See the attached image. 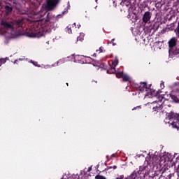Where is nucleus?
I'll return each instance as SVG.
<instances>
[{
    "label": "nucleus",
    "mask_w": 179,
    "mask_h": 179,
    "mask_svg": "<svg viewBox=\"0 0 179 179\" xmlns=\"http://www.w3.org/2000/svg\"><path fill=\"white\" fill-rule=\"evenodd\" d=\"M174 32L178 38H179V22H178L177 27L174 30Z\"/></svg>",
    "instance_id": "6ab92c4d"
},
{
    "label": "nucleus",
    "mask_w": 179,
    "mask_h": 179,
    "mask_svg": "<svg viewBox=\"0 0 179 179\" xmlns=\"http://www.w3.org/2000/svg\"><path fill=\"white\" fill-rule=\"evenodd\" d=\"M147 168H148L147 166H139V169L136 173L137 176L143 173L144 171H145Z\"/></svg>",
    "instance_id": "9d476101"
},
{
    "label": "nucleus",
    "mask_w": 179,
    "mask_h": 179,
    "mask_svg": "<svg viewBox=\"0 0 179 179\" xmlns=\"http://www.w3.org/2000/svg\"><path fill=\"white\" fill-rule=\"evenodd\" d=\"M178 176H179V174H178Z\"/></svg>",
    "instance_id": "49530a36"
},
{
    "label": "nucleus",
    "mask_w": 179,
    "mask_h": 179,
    "mask_svg": "<svg viewBox=\"0 0 179 179\" xmlns=\"http://www.w3.org/2000/svg\"><path fill=\"white\" fill-rule=\"evenodd\" d=\"M115 38L112 39V41H110V44H112V45L115 46L117 45V43H114L115 41Z\"/></svg>",
    "instance_id": "bb28decb"
},
{
    "label": "nucleus",
    "mask_w": 179,
    "mask_h": 179,
    "mask_svg": "<svg viewBox=\"0 0 179 179\" xmlns=\"http://www.w3.org/2000/svg\"><path fill=\"white\" fill-rule=\"evenodd\" d=\"M113 169V170H116L117 169V166H112Z\"/></svg>",
    "instance_id": "f704fd0d"
},
{
    "label": "nucleus",
    "mask_w": 179,
    "mask_h": 179,
    "mask_svg": "<svg viewBox=\"0 0 179 179\" xmlns=\"http://www.w3.org/2000/svg\"><path fill=\"white\" fill-rule=\"evenodd\" d=\"M74 29H76V23L73 24L72 25H69L66 27V32H68L69 34H72V30H73Z\"/></svg>",
    "instance_id": "1a4fd4ad"
},
{
    "label": "nucleus",
    "mask_w": 179,
    "mask_h": 179,
    "mask_svg": "<svg viewBox=\"0 0 179 179\" xmlns=\"http://www.w3.org/2000/svg\"><path fill=\"white\" fill-rule=\"evenodd\" d=\"M95 179H106V178L103 176L96 175V176H95Z\"/></svg>",
    "instance_id": "5701e85b"
},
{
    "label": "nucleus",
    "mask_w": 179,
    "mask_h": 179,
    "mask_svg": "<svg viewBox=\"0 0 179 179\" xmlns=\"http://www.w3.org/2000/svg\"><path fill=\"white\" fill-rule=\"evenodd\" d=\"M119 63V59H118V57H115V61L114 62H112V66H116Z\"/></svg>",
    "instance_id": "412c9836"
},
{
    "label": "nucleus",
    "mask_w": 179,
    "mask_h": 179,
    "mask_svg": "<svg viewBox=\"0 0 179 179\" xmlns=\"http://www.w3.org/2000/svg\"><path fill=\"white\" fill-rule=\"evenodd\" d=\"M137 108H139V109L141 108V106L134 107L132 110H137Z\"/></svg>",
    "instance_id": "72a5a7b5"
},
{
    "label": "nucleus",
    "mask_w": 179,
    "mask_h": 179,
    "mask_svg": "<svg viewBox=\"0 0 179 179\" xmlns=\"http://www.w3.org/2000/svg\"><path fill=\"white\" fill-rule=\"evenodd\" d=\"M2 65V64H1V62L0 61V66H1Z\"/></svg>",
    "instance_id": "79ce46f5"
},
{
    "label": "nucleus",
    "mask_w": 179,
    "mask_h": 179,
    "mask_svg": "<svg viewBox=\"0 0 179 179\" xmlns=\"http://www.w3.org/2000/svg\"><path fill=\"white\" fill-rule=\"evenodd\" d=\"M110 43V41H108V44Z\"/></svg>",
    "instance_id": "a19ab883"
},
{
    "label": "nucleus",
    "mask_w": 179,
    "mask_h": 179,
    "mask_svg": "<svg viewBox=\"0 0 179 179\" xmlns=\"http://www.w3.org/2000/svg\"><path fill=\"white\" fill-rule=\"evenodd\" d=\"M107 165V163H105V166H106Z\"/></svg>",
    "instance_id": "c03bdc74"
},
{
    "label": "nucleus",
    "mask_w": 179,
    "mask_h": 179,
    "mask_svg": "<svg viewBox=\"0 0 179 179\" xmlns=\"http://www.w3.org/2000/svg\"><path fill=\"white\" fill-rule=\"evenodd\" d=\"M53 19H55V17L52 16V13H48L47 17L45 18V22L48 23V22H51V20H52Z\"/></svg>",
    "instance_id": "9b49d317"
},
{
    "label": "nucleus",
    "mask_w": 179,
    "mask_h": 179,
    "mask_svg": "<svg viewBox=\"0 0 179 179\" xmlns=\"http://www.w3.org/2000/svg\"><path fill=\"white\" fill-rule=\"evenodd\" d=\"M178 54H179V45L176 48V51L174 52V55H177Z\"/></svg>",
    "instance_id": "b1692460"
},
{
    "label": "nucleus",
    "mask_w": 179,
    "mask_h": 179,
    "mask_svg": "<svg viewBox=\"0 0 179 179\" xmlns=\"http://www.w3.org/2000/svg\"><path fill=\"white\" fill-rule=\"evenodd\" d=\"M14 29L13 25L11 23H9L6 20H2L1 22V27H0V31L2 32V34H5L7 32V30L11 29L13 30Z\"/></svg>",
    "instance_id": "7ed1b4c3"
},
{
    "label": "nucleus",
    "mask_w": 179,
    "mask_h": 179,
    "mask_svg": "<svg viewBox=\"0 0 179 179\" xmlns=\"http://www.w3.org/2000/svg\"><path fill=\"white\" fill-rule=\"evenodd\" d=\"M92 56L96 57V53H94V55H93Z\"/></svg>",
    "instance_id": "58836bf2"
},
{
    "label": "nucleus",
    "mask_w": 179,
    "mask_h": 179,
    "mask_svg": "<svg viewBox=\"0 0 179 179\" xmlns=\"http://www.w3.org/2000/svg\"><path fill=\"white\" fill-rule=\"evenodd\" d=\"M3 7L6 15L12 14L13 10V6H12V4H10L9 2H6V5Z\"/></svg>",
    "instance_id": "423d86ee"
},
{
    "label": "nucleus",
    "mask_w": 179,
    "mask_h": 179,
    "mask_svg": "<svg viewBox=\"0 0 179 179\" xmlns=\"http://www.w3.org/2000/svg\"><path fill=\"white\" fill-rule=\"evenodd\" d=\"M151 17H152V13L149 11L145 12L142 18L143 22L144 23H148L150 20Z\"/></svg>",
    "instance_id": "6e6552de"
},
{
    "label": "nucleus",
    "mask_w": 179,
    "mask_h": 179,
    "mask_svg": "<svg viewBox=\"0 0 179 179\" xmlns=\"http://www.w3.org/2000/svg\"><path fill=\"white\" fill-rule=\"evenodd\" d=\"M176 173H178V176L179 175V162H178V165L176 167Z\"/></svg>",
    "instance_id": "cd10ccee"
},
{
    "label": "nucleus",
    "mask_w": 179,
    "mask_h": 179,
    "mask_svg": "<svg viewBox=\"0 0 179 179\" xmlns=\"http://www.w3.org/2000/svg\"><path fill=\"white\" fill-rule=\"evenodd\" d=\"M66 85L69 86V83H66Z\"/></svg>",
    "instance_id": "a18cd8bd"
},
{
    "label": "nucleus",
    "mask_w": 179,
    "mask_h": 179,
    "mask_svg": "<svg viewBox=\"0 0 179 179\" xmlns=\"http://www.w3.org/2000/svg\"><path fill=\"white\" fill-rule=\"evenodd\" d=\"M83 56H80V55H76V57H74V59H82Z\"/></svg>",
    "instance_id": "7c9ffc66"
},
{
    "label": "nucleus",
    "mask_w": 179,
    "mask_h": 179,
    "mask_svg": "<svg viewBox=\"0 0 179 179\" xmlns=\"http://www.w3.org/2000/svg\"><path fill=\"white\" fill-rule=\"evenodd\" d=\"M26 36L30 38H40L43 36V32L38 27H33L26 32Z\"/></svg>",
    "instance_id": "f03ea898"
},
{
    "label": "nucleus",
    "mask_w": 179,
    "mask_h": 179,
    "mask_svg": "<svg viewBox=\"0 0 179 179\" xmlns=\"http://www.w3.org/2000/svg\"><path fill=\"white\" fill-rule=\"evenodd\" d=\"M31 63L34 65V66H38V62H34V61H31Z\"/></svg>",
    "instance_id": "473e14b6"
},
{
    "label": "nucleus",
    "mask_w": 179,
    "mask_h": 179,
    "mask_svg": "<svg viewBox=\"0 0 179 179\" xmlns=\"http://www.w3.org/2000/svg\"><path fill=\"white\" fill-rule=\"evenodd\" d=\"M135 87H136L138 91L141 92H144L145 91H147L148 85L146 83L143 82V83H140L139 85H136Z\"/></svg>",
    "instance_id": "0eeeda50"
},
{
    "label": "nucleus",
    "mask_w": 179,
    "mask_h": 179,
    "mask_svg": "<svg viewBox=\"0 0 179 179\" xmlns=\"http://www.w3.org/2000/svg\"><path fill=\"white\" fill-rule=\"evenodd\" d=\"M127 18H131V15L129 14L127 15Z\"/></svg>",
    "instance_id": "4c0bfd02"
},
{
    "label": "nucleus",
    "mask_w": 179,
    "mask_h": 179,
    "mask_svg": "<svg viewBox=\"0 0 179 179\" xmlns=\"http://www.w3.org/2000/svg\"><path fill=\"white\" fill-rule=\"evenodd\" d=\"M153 111H155L156 113H158V111H161L162 110V106H155L152 108Z\"/></svg>",
    "instance_id": "a211bd4d"
},
{
    "label": "nucleus",
    "mask_w": 179,
    "mask_h": 179,
    "mask_svg": "<svg viewBox=\"0 0 179 179\" xmlns=\"http://www.w3.org/2000/svg\"><path fill=\"white\" fill-rule=\"evenodd\" d=\"M124 76V73L123 72H117L116 73V77L120 78H122V76Z\"/></svg>",
    "instance_id": "4be33fe9"
},
{
    "label": "nucleus",
    "mask_w": 179,
    "mask_h": 179,
    "mask_svg": "<svg viewBox=\"0 0 179 179\" xmlns=\"http://www.w3.org/2000/svg\"><path fill=\"white\" fill-rule=\"evenodd\" d=\"M136 178H138V174L136 171H134L130 176L123 179H136Z\"/></svg>",
    "instance_id": "f8f14e48"
},
{
    "label": "nucleus",
    "mask_w": 179,
    "mask_h": 179,
    "mask_svg": "<svg viewBox=\"0 0 179 179\" xmlns=\"http://www.w3.org/2000/svg\"><path fill=\"white\" fill-rule=\"evenodd\" d=\"M66 62V58H63L59 59L57 62V65L59 66L60 64H62L64 63H65Z\"/></svg>",
    "instance_id": "aec40b11"
},
{
    "label": "nucleus",
    "mask_w": 179,
    "mask_h": 179,
    "mask_svg": "<svg viewBox=\"0 0 179 179\" xmlns=\"http://www.w3.org/2000/svg\"><path fill=\"white\" fill-rule=\"evenodd\" d=\"M92 82H94L95 83H97V81H92Z\"/></svg>",
    "instance_id": "37998d69"
},
{
    "label": "nucleus",
    "mask_w": 179,
    "mask_h": 179,
    "mask_svg": "<svg viewBox=\"0 0 179 179\" xmlns=\"http://www.w3.org/2000/svg\"><path fill=\"white\" fill-rule=\"evenodd\" d=\"M171 99H173V101H174L176 103H179V97H178L176 95L171 94L170 95Z\"/></svg>",
    "instance_id": "2eb2a0df"
},
{
    "label": "nucleus",
    "mask_w": 179,
    "mask_h": 179,
    "mask_svg": "<svg viewBox=\"0 0 179 179\" xmlns=\"http://www.w3.org/2000/svg\"><path fill=\"white\" fill-rule=\"evenodd\" d=\"M144 5L143 6L144 8H147L148 6L147 1H143Z\"/></svg>",
    "instance_id": "2f4dec72"
},
{
    "label": "nucleus",
    "mask_w": 179,
    "mask_h": 179,
    "mask_svg": "<svg viewBox=\"0 0 179 179\" xmlns=\"http://www.w3.org/2000/svg\"><path fill=\"white\" fill-rule=\"evenodd\" d=\"M60 0H48L46 8L48 10H52L59 3Z\"/></svg>",
    "instance_id": "39448f33"
},
{
    "label": "nucleus",
    "mask_w": 179,
    "mask_h": 179,
    "mask_svg": "<svg viewBox=\"0 0 179 179\" xmlns=\"http://www.w3.org/2000/svg\"><path fill=\"white\" fill-rule=\"evenodd\" d=\"M122 79H123V81H124V82H128L130 80V78L126 74H123Z\"/></svg>",
    "instance_id": "f3484780"
},
{
    "label": "nucleus",
    "mask_w": 179,
    "mask_h": 179,
    "mask_svg": "<svg viewBox=\"0 0 179 179\" xmlns=\"http://www.w3.org/2000/svg\"><path fill=\"white\" fill-rule=\"evenodd\" d=\"M92 171V167L88 168V172Z\"/></svg>",
    "instance_id": "e433bc0d"
},
{
    "label": "nucleus",
    "mask_w": 179,
    "mask_h": 179,
    "mask_svg": "<svg viewBox=\"0 0 179 179\" xmlns=\"http://www.w3.org/2000/svg\"><path fill=\"white\" fill-rule=\"evenodd\" d=\"M115 67L116 66H114L113 65L110 66V69L107 71L108 73H116Z\"/></svg>",
    "instance_id": "4468645a"
},
{
    "label": "nucleus",
    "mask_w": 179,
    "mask_h": 179,
    "mask_svg": "<svg viewBox=\"0 0 179 179\" xmlns=\"http://www.w3.org/2000/svg\"><path fill=\"white\" fill-rule=\"evenodd\" d=\"M99 51V52H103L105 50H103V47H99V50H96V52Z\"/></svg>",
    "instance_id": "a878e982"
},
{
    "label": "nucleus",
    "mask_w": 179,
    "mask_h": 179,
    "mask_svg": "<svg viewBox=\"0 0 179 179\" xmlns=\"http://www.w3.org/2000/svg\"><path fill=\"white\" fill-rule=\"evenodd\" d=\"M122 6H126L127 8H131V3L128 1H124L123 3H122Z\"/></svg>",
    "instance_id": "dca6fc26"
},
{
    "label": "nucleus",
    "mask_w": 179,
    "mask_h": 179,
    "mask_svg": "<svg viewBox=\"0 0 179 179\" xmlns=\"http://www.w3.org/2000/svg\"><path fill=\"white\" fill-rule=\"evenodd\" d=\"M2 6V2L0 1V7Z\"/></svg>",
    "instance_id": "ea45409f"
},
{
    "label": "nucleus",
    "mask_w": 179,
    "mask_h": 179,
    "mask_svg": "<svg viewBox=\"0 0 179 179\" xmlns=\"http://www.w3.org/2000/svg\"><path fill=\"white\" fill-rule=\"evenodd\" d=\"M124 175H120L117 178H115V179H124Z\"/></svg>",
    "instance_id": "c85d7f7f"
},
{
    "label": "nucleus",
    "mask_w": 179,
    "mask_h": 179,
    "mask_svg": "<svg viewBox=\"0 0 179 179\" xmlns=\"http://www.w3.org/2000/svg\"><path fill=\"white\" fill-rule=\"evenodd\" d=\"M165 120V122L171 124L172 128L179 129V114L171 112L168 113Z\"/></svg>",
    "instance_id": "f257e3e1"
},
{
    "label": "nucleus",
    "mask_w": 179,
    "mask_h": 179,
    "mask_svg": "<svg viewBox=\"0 0 179 179\" xmlns=\"http://www.w3.org/2000/svg\"><path fill=\"white\" fill-rule=\"evenodd\" d=\"M110 169H113V166H108V167H106V168L105 169V171H109V170H110Z\"/></svg>",
    "instance_id": "c756f323"
},
{
    "label": "nucleus",
    "mask_w": 179,
    "mask_h": 179,
    "mask_svg": "<svg viewBox=\"0 0 179 179\" xmlns=\"http://www.w3.org/2000/svg\"><path fill=\"white\" fill-rule=\"evenodd\" d=\"M6 60H8V58H6V59H0V61H1V63L3 64H5L6 62Z\"/></svg>",
    "instance_id": "393cba45"
},
{
    "label": "nucleus",
    "mask_w": 179,
    "mask_h": 179,
    "mask_svg": "<svg viewBox=\"0 0 179 179\" xmlns=\"http://www.w3.org/2000/svg\"><path fill=\"white\" fill-rule=\"evenodd\" d=\"M13 4L17 5V4H19V3L17 1H14Z\"/></svg>",
    "instance_id": "c9c22d12"
},
{
    "label": "nucleus",
    "mask_w": 179,
    "mask_h": 179,
    "mask_svg": "<svg viewBox=\"0 0 179 179\" xmlns=\"http://www.w3.org/2000/svg\"><path fill=\"white\" fill-rule=\"evenodd\" d=\"M24 24V22L22 19H19L16 21L15 25L17 28H22V26Z\"/></svg>",
    "instance_id": "ddd939ff"
},
{
    "label": "nucleus",
    "mask_w": 179,
    "mask_h": 179,
    "mask_svg": "<svg viewBox=\"0 0 179 179\" xmlns=\"http://www.w3.org/2000/svg\"><path fill=\"white\" fill-rule=\"evenodd\" d=\"M177 42H178V38L176 37H173L169 41L168 44L169 47V54L175 55V51L176 50V48L175 49V47L177 45Z\"/></svg>",
    "instance_id": "20e7f679"
}]
</instances>
